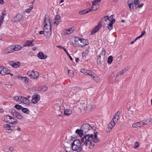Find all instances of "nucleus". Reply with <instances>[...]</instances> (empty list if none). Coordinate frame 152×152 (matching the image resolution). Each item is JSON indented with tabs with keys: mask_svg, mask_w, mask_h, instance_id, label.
Segmentation results:
<instances>
[{
	"mask_svg": "<svg viewBox=\"0 0 152 152\" xmlns=\"http://www.w3.org/2000/svg\"><path fill=\"white\" fill-rule=\"evenodd\" d=\"M139 143L137 142H135L134 148H137L138 147H139Z\"/></svg>",
	"mask_w": 152,
	"mask_h": 152,
	"instance_id": "c03bdc74",
	"label": "nucleus"
},
{
	"mask_svg": "<svg viewBox=\"0 0 152 152\" xmlns=\"http://www.w3.org/2000/svg\"><path fill=\"white\" fill-rule=\"evenodd\" d=\"M23 96H17L13 98V100L15 101L21 102L22 100H23Z\"/></svg>",
	"mask_w": 152,
	"mask_h": 152,
	"instance_id": "473e14b6",
	"label": "nucleus"
},
{
	"mask_svg": "<svg viewBox=\"0 0 152 152\" xmlns=\"http://www.w3.org/2000/svg\"><path fill=\"white\" fill-rule=\"evenodd\" d=\"M75 30L74 27H72L68 29H65L64 31L65 34H69L72 33Z\"/></svg>",
	"mask_w": 152,
	"mask_h": 152,
	"instance_id": "4be33fe9",
	"label": "nucleus"
},
{
	"mask_svg": "<svg viewBox=\"0 0 152 152\" xmlns=\"http://www.w3.org/2000/svg\"><path fill=\"white\" fill-rule=\"evenodd\" d=\"M51 21L49 16L48 15H45L44 20V35L48 39H50L52 34Z\"/></svg>",
	"mask_w": 152,
	"mask_h": 152,
	"instance_id": "f03ea898",
	"label": "nucleus"
},
{
	"mask_svg": "<svg viewBox=\"0 0 152 152\" xmlns=\"http://www.w3.org/2000/svg\"><path fill=\"white\" fill-rule=\"evenodd\" d=\"M48 89V88L45 86H43L42 87V90L43 92L46 91Z\"/></svg>",
	"mask_w": 152,
	"mask_h": 152,
	"instance_id": "09e8293b",
	"label": "nucleus"
},
{
	"mask_svg": "<svg viewBox=\"0 0 152 152\" xmlns=\"http://www.w3.org/2000/svg\"><path fill=\"white\" fill-rule=\"evenodd\" d=\"M138 0H129L128 4L131 10H133L137 8V6L138 4Z\"/></svg>",
	"mask_w": 152,
	"mask_h": 152,
	"instance_id": "0eeeda50",
	"label": "nucleus"
},
{
	"mask_svg": "<svg viewBox=\"0 0 152 152\" xmlns=\"http://www.w3.org/2000/svg\"><path fill=\"white\" fill-rule=\"evenodd\" d=\"M90 74L89 76L92 78L95 75V74L93 72H92Z\"/></svg>",
	"mask_w": 152,
	"mask_h": 152,
	"instance_id": "603ef678",
	"label": "nucleus"
},
{
	"mask_svg": "<svg viewBox=\"0 0 152 152\" xmlns=\"http://www.w3.org/2000/svg\"><path fill=\"white\" fill-rule=\"evenodd\" d=\"M9 47L11 53L20 50L22 48V47L21 45H11L9 46Z\"/></svg>",
	"mask_w": 152,
	"mask_h": 152,
	"instance_id": "1a4fd4ad",
	"label": "nucleus"
},
{
	"mask_svg": "<svg viewBox=\"0 0 152 152\" xmlns=\"http://www.w3.org/2000/svg\"><path fill=\"white\" fill-rule=\"evenodd\" d=\"M104 21L107 22V20H109V17L107 15L105 16H104Z\"/></svg>",
	"mask_w": 152,
	"mask_h": 152,
	"instance_id": "a18cd8bd",
	"label": "nucleus"
},
{
	"mask_svg": "<svg viewBox=\"0 0 152 152\" xmlns=\"http://www.w3.org/2000/svg\"><path fill=\"white\" fill-rule=\"evenodd\" d=\"M92 10L90 9H87L79 11V13L80 15H84L90 12Z\"/></svg>",
	"mask_w": 152,
	"mask_h": 152,
	"instance_id": "7c9ffc66",
	"label": "nucleus"
},
{
	"mask_svg": "<svg viewBox=\"0 0 152 152\" xmlns=\"http://www.w3.org/2000/svg\"><path fill=\"white\" fill-rule=\"evenodd\" d=\"M29 7L30 9H31V10H32L33 8V6L32 5H30L29 6Z\"/></svg>",
	"mask_w": 152,
	"mask_h": 152,
	"instance_id": "774afa93",
	"label": "nucleus"
},
{
	"mask_svg": "<svg viewBox=\"0 0 152 152\" xmlns=\"http://www.w3.org/2000/svg\"><path fill=\"white\" fill-rule=\"evenodd\" d=\"M102 0H95L92 2V6L91 9L92 10L95 11L99 8V5L98 3L100 2Z\"/></svg>",
	"mask_w": 152,
	"mask_h": 152,
	"instance_id": "9b49d317",
	"label": "nucleus"
},
{
	"mask_svg": "<svg viewBox=\"0 0 152 152\" xmlns=\"http://www.w3.org/2000/svg\"><path fill=\"white\" fill-rule=\"evenodd\" d=\"M81 140L82 144L87 146L91 149H92L99 140L97 138V133H95L94 135L92 134H86Z\"/></svg>",
	"mask_w": 152,
	"mask_h": 152,
	"instance_id": "f257e3e1",
	"label": "nucleus"
},
{
	"mask_svg": "<svg viewBox=\"0 0 152 152\" xmlns=\"http://www.w3.org/2000/svg\"><path fill=\"white\" fill-rule=\"evenodd\" d=\"M141 123L140 122L134 123L132 125V126L133 128L140 127H141Z\"/></svg>",
	"mask_w": 152,
	"mask_h": 152,
	"instance_id": "72a5a7b5",
	"label": "nucleus"
},
{
	"mask_svg": "<svg viewBox=\"0 0 152 152\" xmlns=\"http://www.w3.org/2000/svg\"><path fill=\"white\" fill-rule=\"evenodd\" d=\"M81 129L84 131V132H88L92 129V127L88 123L84 124L81 127Z\"/></svg>",
	"mask_w": 152,
	"mask_h": 152,
	"instance_id": "f8f14e48",
	"label": "nucleus"
},
{
	"mask_svg": "<svg viewBox=\"0 0 152 152\" xmlns=\"http://www.w3.org/2000/svg\"><path fill=\"white\" fill-rule=\"evenodd\" d=\"M3 126L6 130H13L14 129V127L13 126H11L7 124L4 125Z\"/></svg>",
	"mask_w": 152,
	"mask_h": 152,
	"instance_id": "cd10ccee",
	"label": "nucleus"
},
{
	"mask_svg": "<svg viewBox=\"0 0 152 152\" xmlns=\"http://www.w3.org/2000/svg\"><path fill=\"white\" fill-rule=\"evenodd\" d=\"M39 34H45V32H44V31H40L39 32Z\"/></svg>",
	"mask_w": 152,
	"mask_h": 152,
	"instance_id": "13d9d810",
	"label": "nucleus"
},
{
	"mask_svg": "<svg viewBox=\"0 0 152 152\" xmlns=\"http://www.w3.org/2000/svg\"><path fill=\"white\" fill-rule=\"evenodd\" d=\"M10 53H11V52L9 46L4 49L2 52V54L3 55L7 54Z\"/></svg>",
	"mask_w": 152,
	"mask_h": 152,
	"instance_id": "bb28decb",
	"label": "nucleus"
},
{
	"mask_svg": "<svg viewBox=\"0 0 152 152\" xmlns=\"http://www.w3.org/2000/svg\"><path fill=\"white\" fill-rule=\"evenodd\" d=\"M89 49V48L88 47L83 52L86 53V54H88V55Z\"/></svg>",
	"mask_w": 152,
	"mask_h": 152,
	"instance_id": "de8ad7c7",
	"label": "nucleus"
},
{
	"mask_svg": "<svg viewBox=\"0 0 152 152\" xmlns=\"http://www.w3.org/2000/svg\"><path fill=\"white\" fill-rule=\"evenodd\" d=\"M15 107L18 110H20L22 109V107L19 104H16L15 105Z\"/></svg>",
	"mask_w": 152,
	"mask_h": 152,
	"instance_id": "79ce46f5",
	"label": "nucleus"
},
{
	"mask_svg": "<svg viewBox=\"0 0 152 152\" xmlns=\"http://www.w3.org/2000/svg\"><path fill=\"white\" fill-rule=\"evenodd\" d=\"M33 40H27L26 41V42L24 44V47L33 46L34 45L33 43Z\"/></svg>",
	"mask_w": 152,
	"mask_h": 152,
	"instance_id": "393cba45",
	"label": "nucleus"
},
{
	"mask_svg": "<svg viewBox=\"0 0 152 152\" xmlns=\"http://www.w3.org/2000/svg\"><path fill=\"white\" fill-rule=\"evenodd\" d=\"M16 130L18 131H21V128L20 127H18L17 129H16Z\"/></svg>",
	"mask_w": 152,
	"mask_h": 152,
	"instance_id": "052dcab7",
	"label": "nucleus"
},
{
	"mask_svg": "<svg viewBox=\"0 0 152 152\" xmlns=\"http://www.w3.org/2000/svg\"><path fill=\"white\" fill-rule=\"evenodd\" d=\"M5 16V11H3L0 16V27L2 25Z\"/></svg>",
	"mask_w": 152,
	"mask_h": 152,
	"instance_id": "b1692460",
	"label": "nucleus"
},
{
	"mask_svg": "<svg viewBox=\"0 0 152 152\" xmlns=\"http://www.w3.org/2000/svg\"><path fill=\"white\" fill-rule=\"evenodd\" d=\"M72 113V110L69 109H66L64 110V114L67 116H69Z\"/></svg>",
	"mask_w": 152,
	"mask_h": 152,
	"instance_id": "2f4dec72",
	"label": "nucleus"
},
{
	"mask_svg": "<svg viewBox=\"0 0 152 152\" xmlns=\"http://www.w3.org/2000/svg\"><path fill=\"white\" fill-rule=\"evenodd\" d=\"M88 55V54H86V53H84L83 52V53H82V56L83 57L86 58V56Z\"/></svg>",
	"mask_w": 152,
	"mask_h": 152,
	"instance_id": "5fc2aeb1",
	"label": "nucleus"
},
{
	"mask_svg": "<svg viewBox=\"0 0 152 152\" xmlns=\"http://www.w3.org/2000/svg\"><path fill=\"white\" fill-rule=\"evenodd\" d=\"M9 64L10 66L15 68L18 67L20 65V63L18 62H14L13 61H10Z\"/></svg>",
	"mask_w": 152,
	"mask_h": 152,
	"instance_id": "f3484780",
	"label": "nucleus"
},
{
	"mask_svg": "<svg viewBox=\"0 0 152 152\" xmlns=\"http://www.w3.org/2000/svg\"><path fill=\"white\" fill-rule=\"evenodd\" d=\"M11 114L14 116L16 117L18 119H21L23 118V116L15 110H13L11 111Z\"/></svg>",
	"mask_w": 152,
	"mask_h": 152,
	"instance_id": "ddd939ff",
	"label": "nucleus"
},
{
	"mask_svg": "<svg viewBox=\"0 0 152 152\" xmlns=\"http://www.w3.org/2000/svg\"><path fill=\"white\" fill-rule=\"evenodd\" d=\"M92 71L91 70H87L85 69H82L80 70V72L86 75H89L91 73Z\"/></svg>",
	"mask_w": 152,
	"mask_h": 152,
	"instance_id": "a878e982",
	"label": "nucleus"
},
{
	"mask_svg": "<svg viewBox=\"0 0 152 152\" xmlns=\"http://www.w3.org/2000/svg\"><path fill=\"white\" fill-rule=\"evenodd\" d=\"M83 132H84V131H83V129H77V130H76L75 131V133L77 134H78L79 135H80V136L83 135Z\"/></svg>",
	"mask_w": 152,
	"mask_h": 152,
	"instance_id": "c9c22d12",
	"label": "nucleus"
},
{
	"mask_svg": "<svg viewBox=\"0 0 152 152\" xmlns=\"http://www.w3.org/2000/svg\"><path fill=\"white\" fill-rule=\"evenodd\" d=\"M105 59V57L102 56H98L97 58V64H101L104 62Z\"/></svg>",
	"mask_w": 152,
	"mask_h": 152,
	"instance_id": "412c9836",
	"label": "nucleus"
},
{
	"mask_svg": "<svg viewBox=\"0 0 152 152\" xmlns=\"http://www.w3.org/2000/svg\"><path fill=\"white\" fill-rule=\"evenodd\" d=\"M22 111L24 113L26 114H28L30 112V111L29 110L26 108H23L22 109Z\"/></svg>",
	"mask_w": 152,
	"mask_h": 152,
	"instance_id": "58836bf2",
	"label": "nucleus"
},
{
	"mask_svg": "<svg viewBox=\"0 0 152 152\" xmlns=\"http://www.w3.org/2000/svg\"><path fill=\"white\" fill-rule=\"evenodd\" d=\"M22 99L23 100H22L21 102V103L25 104L27 106L29 105L30 101L28 98L23 97Z\"/></svg>",
	"mask_w": 152,
	"mask_h": 152,
	"instance_id": "5701e85b",
	"label": "nucleus"
},
{
	"mask_svg": "<svg viewBox=\"0 0 152 152\" xmlns=\"http://www.w3.org/2000/svg\"><path fill=\"white\" fill-rule=\"evenodd\" d=\"M101 28V25L100 23H99L92 30L91 32V34L93 35L95 33L98 31Z\"/></svg>",
	"mask_w": 152,
	"mask_h": 152,
	"instance_id": "dca6fc26",
	"label": "nucleus"
},
{
	"mask_svg": "<svg viewBox=\"0 0 152 152\" xmlns=\"http://www.w3.org/2000/svg\"><path fill=\"white\" fill-rule=\"evenodd\" d=\"M129 66H127L123 69L121 71H120L119 73H117L116 75V77L119 75H122L125 72H126L129 69Z\"/></svg>",
	"mask_w": 152,
	"mask_h": 152,
	"instance_id": "6ab92c4d",
	"label": "nucleus"
},
{
	"mask_svg": "<svg viewBox=\"0 0 152 152\" xmlns=\"http://www.w3.org/2000/svg\"><path fill=\"white\" fill-rule=\"evenodd\" d=\"M145 33V31H142L141 32V34L140 35V37H142L144 35Z\"/></svg>",
	"mask_w": 152,
	"mask_h": 152,
	"instance_id": "4d7b16f0",
	"label": "nucleus"
},
{
	"mask_svg": "<svg viewBox=\"0 0 152 152\" xmlns=\"http://www.w3.org/2000/svg\"><path fill=\"white\" fill-rule=\"evenodd\" d=\"M27 74L30 78L34 79H37L39 76V74L37 72L33 70L28 71Z\"/></svg>",
	"mask_w": 152,
	"mask_h": 152,
	"instance_id": "6e6552de",
	"label": "nucleus"
},
{
	"mask_svg": "<svg viewBox=\"0 0 152 152\" xmlns=\"http://www.w3.org/2000/svg\"><path fill=\"white\" fill-rule=\"evenodd\" d=\"M61 21V17L59 15H56L55 18L54 23L56 25H58Z\"/></svg>",
	"mask_w": 152,
	"mask_h": 152,
	"instance_id": "a211bd4d",
	"label": "nucleus"
},
{
	"mask_svg": "<svg viewBox=\"0 0 152 152\" xmlns=\"http://www.w3.org/2000/svg\"><path fill=\"white\" fill-rule=\"evenodd\" d=\"M62 49H63L66 53L67 52V51L66 49L64 47Z\"/></svg>",
	"mask_w": 152,
	"mask_h": 152,
	"instance_id": "0e129e2a",
	"label": "nucleus"
},
{
	"mask_svg": "<svg viewBox=\"0 0 152 152\" xmlns=\"http://www.w3.org/2000/svg\"><path fill=\"white\" fill-rule=\"evenodd\" d=\"M31 10V9H30V8L27 9L25 10V12H26L27 13H29L30 12Z\"/></svg>",
	"mask_w": 152,
	"mask_h": 152,
	"instance_id": "8fccbe9b",
	"label": "nucleus"
},
{
	"mask_svg": "<svg viewBox=\"0 0 152 152\" xmlns=\"http://www.w3.org/2000/svg\"><path fill=\"white\" fill-rule=\"evenodd\" d=\"M75 90H76V92H77L80 91V88L78 87H77L75 88Z\"/></svg>",
	"mask_w": 152,
	"mask_h": 152,
	"instance_id": "3c124183",
	"label": "nucleus"
},
{
	"mask_svg": "<svg viewBox=\"0 0 152 152\" xmlns=\"http://www.w3.org/2000/svg\"><path fill=\"white\" fill-rule=\"evenodd\" d=\"M57 47L61 49H63V48L64 47H63V46H62L61 45H58L57 46Z\"/></svg>",
	"mask_w": 152,
	"mask_h": 152,
	"instance_id": "bf43d9fd",
	"label": "nucleus"
},
{
	"mask_svg": "<svg viewBox=\"0 0 152 152\" xmlns=\"http://www.w3.org/2000/svg\"><path fill=\"white\" fill-rule=\"evenodd\" d=\"M146 121H145V122H143V121H140V123H141V126H143L144 125H145L147 124V123H146Z\"/></svg>",
	"mask_w": 152,
	"mask_h": 152,
	"instance_id": "49530a36",
	"label": "nucleus"
},
{
	"mask_svg": "<svg viewBox=\"0 0 152 152\" xmlns=\"http://www.w3.org/2000/svg\"><path fill=\"white\" fill-rule=\"evenodd\" d=\"M113 24L109 23L107 26L108 28L110 31L111 30L113 29Z\"/></svg>",
	"mask_w": 152,
	"mask_h": 152,
	"instance_id": "37998d69",
	"label": "nucleus"
},
{
	"mask_svg": "<svg viewBox=\"0 0 152 152\" xmlns=\"http://www.w3.org/2000/svg\"><path fill=\"white\" fill-rule=\"evenodd\" d=\"M115 19H113L112 20H111L110 23L111 24H113L115 23Z\"/></svg>",
	"mask_w": 152,
	"mask_h": 152,
	"instance_id": "864d4df0",
	"label": "nucleus"
},
{
	"mask_svg": "<svg viewBox=\"0 0 152 152\" xmlns=\"http://www.w3.org/2000/svg\"><path fill=\"white\" fill-rule=\"evenodd\" d=\"M18 78L19 79L21 80L25 84L27 83L29 80V79L27 77H22L20 76H18Z\"/></svg>",
	"mask_w": 152,
	"mask_h": 152,
	"instance_id": "aec40b11",
	"label": "nucleus"
},
{
	"mask_svg": "<svg viewBox=\"0 0 152 152\" xmlns=\"http://www.w3.org/2000/svg\"><path fill=\"white\" fill-rule=\"evenodd\" d=\"M74 42V44L76 46L80 48H83L89 44L87 39L80 38L78 37H75Z\"/></svg>",
	"mask_w": 152,
	"mask_h": 152,
	"instance_id": "20e7f679",
	"label": "nucleus"
},
{
	"mask_svg": "<svg viewBox=\"0 0 152 152\" xmlns=\"http://www.w3.org/2000/svg\"><path fill=\"white\" fill-rule=\"evenodd\" d=\"M92 78L97 83H98L100 80L99 77L96 74Z\"/></svg>",
	"mask_w": 152,
	"mask_h": 152,
	"instance_id": "f704fd0d",
	"label": "nucleus"
},
{
	"mask_svg": "<svg viewBox=\"0 0 152 152\" xmlns=\"http://www.w3.org/2000/svg\"><path fill=\"white\" fill-rule=\"evenodd\" d=\"M10 72V70L9 69L2 66L0 74L2 75H5L9 74Z\"/></svg>",
	"mask_w": 152,
	"mask_h": 152,
	"instance_id": "4468645a",
	"label": "nucleus"
},
{
	"mask_svg": "<svg viewBox=\"0 0 152 152\" xmlns=\"http://www.w3.org/2000/svg\"><path fill=\"white\" fill-rule=\"evenodd\" d=\"M113 57L112 56H110L108 58L107 63L110 64H111L113 61Z\"/></svg>",
	"mask_w": 152,
	"mask_h": 152,
	"instance_id": "e433bc0d",
	"label": "nucleus"
},
{
	"mask_svg": "<svg viewBox=\"0 0 152 152\" xmlns=\"http://www.w3.org/2000/svg\"><path fill=\"white\" fill-rule=\"evenodd\" d=\"M38 56L41 59H45L47 57V56L44 54L42 52H39L38 53Z\"/></svg>",
	"mask_w": 152,
	"mask_h": 152,
	"instance_id": "c85d7f7f",
	"label": "nucleus"
},
{
	"mask_svg": "<svg viewBox=\"0 0 152 152\" xmlns=\"http://www.w3.org/2000/svg\"><path fill=\"white\" fill-rule=\"evenodd\" d=\"M40 99V96L37 94H35L33 95L31 101L34 104H36Z\"/></svg>",
	"mask_w": 152,
	"mask_h": 152,
	"instance_id": "2eb2a0df",
	"label": "nucleus"
},
{
	"mask_svg": "<svg viewBox=\"0 0 152 152\" xmlns=\"http://www.w3.org/2000/svg\"><path fill=\"white\" fill-rule=\"evenodd\" d=\"M72 149L74 152H79L81 151L82 147L81 146L80 141L79 140H75L72 143Z\"/></svg>",
	"mask_w": 152,
	"mask_h": 152,
	"instance_id": "39448f33",
	"label": "nucleus"
},
{
	"mask_svg": "<svg viewBox=\"0 0 152 152\" xmlns=\"http://www.w3.org/2000/svg\"><path fill=\"white\" fill-rule=\"evenodd\" d=\"M3 121L10 124H16L18 123L17 120L9 115H4L2 118Z\"/></svg>",
	"mask_w": 152,
	"mask_h": 152,
	"instance_id": "423d86ee",
	"label": "nucleus"
},
{
	"mask_svg": "<svg viewBox=\"0 0 152 152\" xmlns=\"http://www.w3.org/2000/svg\"><path fill=\"white\" fill-rule=\"evenodd\" d=\"M0 3L1 4H3L4 3V1L3 0H0Z\"/></svg>",
	"mask_w": 152,
	"mask_h": 152,
	"instance_id": "338daca9",
	"label": "nucleus"
},
{
	"mask_svg": "<svg viewBox=\"0 0 152 152\" xmlns=\"http://www.w3.org/2000/svg\"><path fill=\"white\" fill-rule=\"evenodd\" d=\"M23 17V15L21 13H18L16 16L13 17L11 19V21L15 23L21 21Z\"/></svg>",
	"mask_w": 152,
	"mask_h": 152,
	"instance_id": "9d476101",
	"label": "nucleus"
},
{
	"mask_svg": "<svg viewBox=\"0 0 152 152\" xmlns=\"http://www.w3.org/2000/svg\"><path fill=\"white\" fill-rule=\"evenodd\" d=\"M71 148V147H66L65 148V150L66 152H74L73 151V150Z\"/></svg>",
	"mask_w": 152,
	"mask_h": 152,
	"instance_id": "ea45409f",
	"label": "nucleus"
},
{
	"mask_svg": "<svg viewBox=\"0 0 152 152\" xmlns=\"http://www.w3.org/2000/svg\"><path fill=\"white\" fill-rule=\"evenodd\" d=\"M140 37V35L138 37H137L135 39V40H134V41H136L138 39V38H140L141 37Z\"/></svg>",
	"mask_w": 152,
	"mask_h": 152,
	"instance_id": "69168bd1",
	"label": "nucleus"
},
{
	"mask_svg": "<svg viewBox=\"0 0 152 152\" xmlns=\"http://www.w3.org/2000/svg\"><path fill=\"white\" fill-rule=\"evenodd\" d=\"M68 74L69 77H72L73 75V71L72 70L69 69L68 70Z\"/></svg>",
	"mask_w": 152,
	"mask_h": 152,
	"instance_id": "a19ab883",
	"label": "nucleus"
},
{
	"mask_svg": "<svg viewBox=\"0 0 152 152\" xmlns=\"http://www.w3.org/2000/svg\"><path fill=\"white\" fill-rule=\"evenodd\" d=\"M4 150L8 152L10 151L13 152L15 151V149L13 147H9L7 146H6L4 147Z\"/></svg>",
	"mask_w": 152,
	"mask_h": 152,
	"instance_id": "c756f323",
	"label": "nucleus"
},
{
	"mask_svg": "<svg viewBox=\"0 0 152 152\" xmlns=\"http://www.w3.org/2000/svg\"><path fill=\"white\" fill-rule=\"evenodd\" d=\"M143 5L144 4L143 3H141L138 5L137 7L139 8H141L143 6Z\"/></svg>",
	"mask_w": 152,
	"mask_h": 152,
	"instance_id": "6e6d98bb",
	"label": "nucleus"
},
{
	"mask_svg": "<svg viewBox=\"0 0 152 152\" xmlns=\"http://www.w3.org/2000/svg\"><path fill=\"white\" fill-rule=\"evenodd\" d=\"M105 54L106 51L104 48H103L102 49L101 52L99 56L105 57Z\"/></svg>",
	"mask_w": 152,
	"mask_h": 152,
	"instance_id": "4c0bfd02",
	"label": "nucleus"
},
{
	"mask_svg": "<svg viewBox=\"0 0 152 152\" xmlns=\"http://www.w3.org/2000/svg\"><path fill=\"white\" fill-rule=\"evenodd\" d=\"M70 60L71 61H73V59L72 58V57L69 55V56H68Z\"/></svg>",
	"mask_w": 152,
	"mask_h": 152,
	"instance_id": "e2e57ef3",
	"label": "nucleus"
},
{
	"mask_svg": "<svg viewBox=\"0 0 152 152\" xmlns=\"http://www.w3.org/2000/svg\"><path fill=\"white\" fill-rule=\"evenodd\" d=\"M120 112L118 111L115 114L112 120L108 125L106 129V132H109L115 126V124L117 122L119 118Z\"/></svg>",
	"mask_w": 152,
	"mask_h": 152,
	"instance_id": "7ed1b4c3",
	"label": "nucleus"
},
{
	"mask_svg": "<svg viewBox=\"0 0 152 152\" xmlns=\"http://www.w3.org/2000/svg\"><path fill=\"white\" fill-rule=\"evenodd\" d=\"M75 61H76V62L77 63L78 62H79V58H76L75 59Z\"/></svg>",
	"mask_w": 152,
	"mask_h": 152,
	"instance_id": "680f3d73",
	"label": "nucleus"
}]
</instances>
